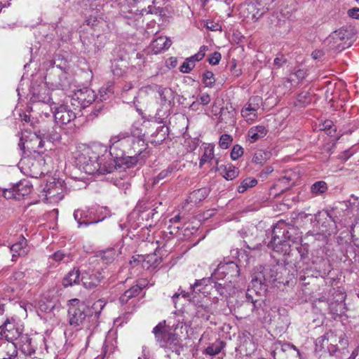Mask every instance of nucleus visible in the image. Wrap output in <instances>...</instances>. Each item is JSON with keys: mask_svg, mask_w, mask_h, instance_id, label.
<instances>
[{"mask_svg": "<svg viewBox=\"0 0 359 359\" xmlns=\"http://www.w3.org/2000/svg\"><path fill=\"white\" fill-rule=\"evenodd\" d=\"M353 155V152L351 151L350 149H347L344 151L339 155V158L346 161Z\"/></svg>", "mask_w": 359, "mask_h": 359, "instance_id": "nucleus-53", "label": "nucleus"}, {"mask_svg": "<svg viewBox=\"0 0 359 359\" xmlns=\"http://www.w3.org/2000/svg\"><path fill=\"white\" fill-rule=\"evenodd\" d=\"M51 257L56 262H63L65 263H67L72 260V257L69 253H65L62 250L55 252L52 255Z\"/></svg>", "mask_w": 359, "mask_h": 359, "instance_id": "nucleus-36", "label": "nucleus"}, {"mask_svg": "<svg viewBox=\"0 0 359 359\" xmlns=\"http://www.w3.org/2000/svg\"><path fill=\"white\" fill-rule=\"evenodd\" d=\"M107 149L101 144H93L91 147H83L76 151L75 160L79 168L87 174L99 173L104 175L111 173L115 170V160L110 159Z\"/></svg>", "mask_w": 359, "mask_h": 359, "instance_id": "nucleus-2", "label": "nucleus"}, {"mask_svg": "<svg viewBox=\"0 0 359 359\" xmlns=\"http://www.w3.org/2000/svg\"><path fill=\"white\" fill-rule=\"evenodd\" d=\"M15 352L14 344L4 341L0 344V359H12Z\"/></svg>", "mask_w": 359, "mask_h": 359, "instance_id": "nucleus-23", "label": "nucleus"}, {"mask_svg": "<svg viewBox=\"0 0 359 359\" xmlns=\"http://www.w3.org/2000/svg\"><path fill=\"white\" fill-rule=\"evenodd\" d=\"M225 343H224L222 341H217L215 343L212 344L211 345L208 346L205 352L206 354L209 355H215L218 353H219L224 348Z\"/></svg>", "mask_w": 359, "mask_h": 359, "instance_id": "nucleus-32", "label": "nucleus"}, {"mask_svg": "<svg viewBox=\"0 0 359 359\" xmlns=\"http://www.w3.org/2000/svg\"><path fill=\"white\" fill-rule=\"evenodd\" d=\"M285 60L281 57H276L273 61V64L277 66L278 67H280L283 65V63H285Z\"/></svg>", "mask_w": 359, "mask_h": 359, "instance_id": "nucleus-60", "label": "nucleus"}, {"mask_svg": "<svg viewBox=\"0 0 359 359\" xmlns=\"http://www.w3.org/2000/svg\"><path fill=\"white\" fill-rule=\"evenodd\" d=\"M161 131L163 133V134L161 135V137L159 140H157L158 143H161L165 139V134L168 132V128H165L164 126L161 127Z\"/></svg>", "mask_w": 359, "mask_h": 359, "instance_id": "nucleus-62", "label": "nucleus"}, {"mask_svg": "<svg viewBox=\"0 0 359 359\" xmlns=\"http://www.w3.org/2000/svg\"><path fill=\"white\" fill-rule=\"evenodd\" d=\"M316 346L320 350L327 348V333L316 340Z\"/></svg>", "mask_w": 359, "mask_h": 359, "instance_id": "nucleus-46", "label": "nucleus"}, {"mask_svg": "<svg viewBox=\"0 0 359 359\" xmlns=\"http://www.w3.org/2000/svg\"><path fill=\"white\" fill-rule=\"evenodd\" d=\"M81 272L79 269H73L63 278L62 285L65 287L72 286L79 282Z\"/></svg>", "mask_w": 359, "mask_h": 359, "instance_id": "nucleus-26", "label": "nucleus"}, {"mask_svg": "<svg viewBox=\"0 0 359 359\" xmlns=\"http://www.w3.org/2000/svg\"><path fill=\"white\" fill-rule=\"evenodd\" d=\"M295 248L299 251L301 256L303 257L305 254H307L308 249L307 247L302 248V245L301 247H295Z\"/></svg>", "mask_w": 359, "mask_h": 359, "instance_id": "nucleus-64", "label": "nucleus"}, {"mask_svg": "<svg viewBox=\"0 0 359 359\" xmlns=\"http://www.w3.org/2000/svg\"><path fill=\"white\" fill-rule=\"evenodd\" d=\"M3 196H4V198H6L7 199H11V198L15 199V196H17L15 191H14L13 187L9 189L4 190L3 191Z\"/></svg>", "mask_w": 359, "mask_h": 359, "instance_id": "nucleus-52", "label": "nucleus"}, {"mask_svg": "<svg viewBox=\"0 0 359 359\" xmlns=\"http://www.w3.org/2000/svg\"><path fill=\"white\" fill-rule=\"evenodd\" d=\"M142 289V286L136 285L131 287L129 290H126L123 294L120 297V302L122 304H126L129 299L137 296Z\"/></svg>", "mask_w": 359, "mask_h": 359, "instance_id": "nucleus-27", "label": "nucleus"}, {"mask_svg": "<svg viewBox=\"0 0 359 359\" xmlns=\"http://www.w3.org/2000/svg\"><path fill=\"white\" fill-rule=\"evenodd\" d=\"M214 156V148L211 145L205 147L203 154L201 158L199 165L201 167L207 162L211 161Z\"/></svg>", "mask_w": 359, "mask_h": 359, "instance_id": "nucleus-34", "label": "nucleus"}, {"mask_svg": "<svg viewBox=\"0 0 359 359\" xmlns=\"http://www.w3.org/2000/svg\"><path fill=\"white\" fill-rule=\"evenodd\" d=\"M267 134V129L265 126L259 125L250 128L248 132V136L251 143L264 137Z\"/></svg>", "mask_w": 359, "mask_h": 359, "instance_id": "nucleus-21", "label": "nucleus"}, {"mask_svg": "<svg viewBox=\"0 0 359 359\" xmlns=\"http://www.w3.org/2000/svg\"><path fill=\"white\" fill-rule=\"evenodd\" d=\"M100 266H89L82 270L81 281L83 286L90 289L97 286L104 276Z\"/></svg>", "mask_w": 359, "mask_h": 359, "instance_id": "nucleus-9", "label": "nucleus"}, {"mask_svg": "<svg viewBox=\"0 0 359 359\" xmlns=\"http://www.w3.org/2000/svg\"><path fill=\"white\" fill-rule=\"evenodd\" d=\"M10 251L12 253V261H15L18 257L27 255L29 248L27 245V240L21 236L17 243L11 245Z\"/></svg>", "mask_w": 359, "mask_h": 359, "instance_id": "nucleus-18", "label": "nucleus"}, {"mask_svg": "<svg viewBox=\"0 0 359 359\" xmlns=\"http://www.w3.org/2000/svg\"><path fill=\"white\" fill-rule=\"evenodd\" d=\"M224 170L226 172L223 176L227 180H232L238 175L237 170L230 165L229 167L225 166Z\"/></svg>", "mask_w": 359, "mask_h": 359, "instance_id": "nucleus-41", "label": "nucleus"}, {"mask_svg": "<svg viewBox=\"0 0 359 359\" xmlns=\"http://www.w3.org/2000/svg\"><path fill=\"white\" fill-rule=\"evenodd\" d=\"M107 90H108L109 93H111L110 89H105L104 88H100V100H105V95H107Z\"/></svg>", "mask_w": 359, "mask_h": 359, "instance_id": "nucleus-61", "label": "nucleus"}, {"mask_svg": "<svg viewBox=\"0 0 359 359\" xmlns=\"http://www.w3.org/2000/svg\"><path fill=\"white\" fill-rule=\"evenodd\" d=\"M14 187L16 196L15 200H20L24 196H27L32 191V187L27 181H21L16 184Z\"/></svg>", "mask_w": 359, "mask_h": 359, "instance_id": "nucleus-22", "label": "nucleus"}, {"mask_svg": "<svg viewBox=\"0 0 359 359\" xmlns=\"http://www.w3.org/2000/svg\"><path fill=\"white\" fill-rule=\"evenodd\" d=\"M31 141L37 144L36 149L42 148L43 147L44 142L36 134H34Z\"/></svg>", "mask_w": 359, "mask_h": 359, "instance_id": "nucleus-56", "label": "nucleus"}, {"mask_svg": "<svg viewBox=\"0 0 359 359\" xmlns=\"http://www.w3.org/2000/svg\"><path fill=\"white\" fill-rule=\"evenodd\" d=\"M208 282H210V280L205 278L197 280L193 285H191L193 292H205Z\"/></svg>", "mask_w": 359, "mask_h": 359, "instance_id": "nucleus-35", "label": "nucleus"}, {"mask_svg": "<svg viewBox=\"0 0 359 359\" xmlns=\"http://www.w3.org/2000/svg\"><path fill=\"white\" fill-rule=\"evenodd\" d=\"M180 295H182L184 298L188 297L189 296V293L186 292L185 291H182L180 294L176 292L172 297V298L173 299L174 304H175V298H177Z\"/></svg>", "mask_w": 359, "mask_h": 359, "instance_id": "nucleus-63", "label": "nucleus"}, {"mask_svg": "<svg viewBox=\"0 0 359 359\" xmlns=\"http://www.w3.org/2000/svg\"><path fill=\"white\" fill-rule=\"evenodd\" d=\"M208 50V47L205 46H203L200 48L198 52L192 56V58H194L195 60L200 61L201 60L205 55V52Z\"/></svg>", "mask_w": 359, "mask_h": 359, "instance_id": "nucleus-49", "label": "nucleus"}, {"mask_svg": "<svg viewBox=\"0 0 359 359\" xmlns=\"http://www.w3.org/2000/svg\"><path fill=\"white\" fill-rule=\"evenodd\" d=\"M64 181L53 177H49L43 188L44 200L48 203H57L64 197Z\"/></svg>", "mask_w": 359, "mask_h": 359, "instance_id": "nucleus-5", "label": "nucleus"}, {"mask_svg": "<svg viewBox=\"0 0 359 359\" xmlns=\"http://www.w3.org/2000/svg\"><path fill=\"white\" fill-rule=\"evenodd\" d=\"M172 168H170L168 167V168H166L165 170H162L158 175V176L156 177V180H155V182L157 180L158 182L161 180H163L164 178H165L166 177H168L170 174L172 173Z\"/></svg>", "mask_w": 359, "mask_h": 359, "instance_id": "nucleus-50", "label": "nucleus"}, {"mask_svg": "<svg viewBox=\"0 0 359 359\" xmlns=\"http://www.w3.org/2000/svg\"><path fill=\"white\" fill-rule=\"evenodd\" d=\"M200 103L206 105L210 102V96L208 93H203L199 95Z\"/></svg>", "mask_w": 359, "mask_h": 359, "instance_id": "nucleus-54", "label": "nucleus"}, {"mask_svg": "<svg viewBox=\"0 0 359 359\" xmlns=\"http://www.w3.org/2000/svg\"><path fill=\"white\" fill-rule=\"evenodd\" d=\"M262 99L259 96L251 97L241 110L242 116L247 121H253L257 118V112L259 109Z\"/></svg>", "mask_w": 359, "mask_h": 359, "instance_id": "nucleus-15", "label": "nucleus"}, {"mask_svg": "<svg viewBox=\"0 0 359 359\" xmlns=\"http://www.w3.org/2000/svg\"><path fill=\"white\" fill-rule=\"evenodd\" d=\"M194 196H203L205 198L208 194V191L205 188L200 189L194 192Z\"/></svg>", "mask_w": 359, "mask_h": 359, "instance_id": "nucleus-59", "label": "nucleus"}, {"mask_svg": "<svg viewBox=\"0 0 359 359\" xmlns=\"http://www.w3.org/2000/svg\"><path fill=\"white\" fill-rule=\"evenodd\" d=\"M157 84L149 85L142 87L137 96L135 97V102L138 104L147 106L156 100V92Z\"/></svg>", "mask_w": 359, "mask_h": 359, "instance_id": "nucleus-14", "label": "nucleus"}, {"mask_svg": "<svg viewBox=\"0 0 359 359\" xmlns=\"http://www.w3.org/2000/svg\"><path fill=\"white\" fill-rule=\"evenodd\" d=\"M243 154V149L239 145L233 146L231 152V157L233 160H237Z\"/></svg>", "mask_w": 359, "mask_h": 359, "instance_id": "nucleus-42", "label": "nucleus"}, {"mask_svg": "<svg viewBox=\"0 0 359 359\" xmlns=\"http://www.w3.org/2000/svg\"><path fill=\"white\" fill-rule=\"evenodd\" d=\"M196 61L192 56L187 58L180 66V71L183 73H189L194 68Z\"/></svg>", "mask_w": 359, "mask_h": 359, "instance_id": "nucleus-39", "label": "nucleus"}, {"mask_svg": "<svg viewBox=\"0 0 359 359\" xmlns=\"http://www.w3.org/2000/svg\"><path fill=\"white\" fill-rule=\"evenodd\" d=\"M172 42L170 39L166 36H159L151 43V48L154 53L157 54L163 50L168 49Z\"/></svg>", "mask_w": 359, "mask_h": 359, "instance_id": "nucleus-20", "label": "nucleus"}, {"mask_svg": "<svg viewBox=\"0 0 359 359\" xmlns=\"http://www.w3.org/2000/svg\"><path fill=\"white\" fill-rule=\"evenodd\" d=\"M22 168L27 170V174L32 177H39L43 172L40 169V163L32 157H25L21 159Z\"/></svg>", "mask_w": 359, "mask_h": 359, "instance_id": "nucleus-16", "label": "nucleus"}, {"mask_svg": "<svg viewBox=\"0 0 359 359\" xmlns=\"http://www.w3.org/2000/svg\"><path fill=\"white\" fill-rule=\"evenodd\" d=\"M74 217L77 222L79 227L81 226H86L90 224L97 222L89 219L88 211L83 209H78L75 210L74 212Z\"/></svg>", "mask_w": 359, "mask_h": 359, "instance_id": "nucleus-24", "label": "nucleus"}, {"mask_svg": "<svg viewBox=\"0 0 359 359\" xmlns=\"http://www.w3.org/2000/svg\"><path fill=\"white\" fill-rule=\"evenodd\" d=\"M301 242L302 236L297 229H290L285 231L275 226L268 247L274 252L287 255L290 253L293 245H298Z\"/></svg>", "mask_w": 359, "mask_h": 359, "instance_id": "nucleus-3", "label": "nucleus"}, {"mask_svg": "<svg viewBox=\"0 0 359 359\" xmlns=\"http://www.w3.org/2000/svg\"><path fill=\"white\" fill-rule=\"evenodd\" d=\"M26 340L29 343L27 345V344H24L22 346V351L27 355H31L32 353H34L35 352V350L29 346L30 344H31V339L28 337H26Z\"/></svg>", "mask_w": 359, "mask_h": 359, "instance_id": "nucleus-51", "label": "nucleus"}, {"mask_svg": "<svg viewBox=\"0 0 359 359\" xmlns=\"http://www.w3.org/2000/svg\"><path fill=\"white\" fill-rule=\"evenodd\" d=\"M96 97L97 96L92 89L83 88L74 93L72 97V104L76 107L80 106L85 108L95 101Z\"/></svg>", "mask_w": 359, "mask_h": 359, "instance_id": "nucleus-11", "label": "nucleus"}, {"mask_svg": "<svg viewBox=\"0 0 359 359\" xmlns=\"http://www.w3.org/2000/svg\"><path fill=\"white\" fill-rule=\"evenodd\" d=\"M115 185L117 186L119 189L127 190L130 187V184L128 179L125 180L121 178L120 180H116Z\"/></svg>", "mask_w": 359, "mask_h": 359, "instance_id": "nucleus-47", "label": "nucleus"}, {"mask_svg": "<svg viewBox=\"0 0 359 359\" xmlns=\"http://www.w3.org/2000/svg\"><path fill=\"white\" fill-rule=\"evenodd\" d=\"M54 117L57 124L63 126L74 121L76 114L68 106L62 104L55 109Z\"/></svg>", "mask_w": 359, "mask_h": 359, "instance_id": "nucleus-13", "label": "nucleus"}, {"mask_svg": "<svg viewBox=\"0 0 359 359\" xmlns=\"http://www.w3.org/2000/svg\"><path fill=\"white\" fill-rule=\"evenodd\" d=\"M70 306L68 311L69 323L73 327H78L83 323L90 313L89 308L77 299L69 301Z\"/></svg>", "mask_w": 359, "mask_h": 359, "instance_id": "nucleus-6", "label": "nucleus"}, {"mask_svg": "<svg viewBox=\"0 0 359 359\" xmlns=\"http://www.w3.org/2000/svg\"><path fill=\"white\" fill-rule=\"evenodd\" d=\"M222 58L221 54L219 52L213 53L208 58V62L210 65H217Z\"/></svg>", "mask_w": 359, "mask_h": 359, "instance_id": "nucleus-48", "label": "nucleus"}, {"mask_svg": "<svg viewBox=\"0 0 359 359\" xmlns=\"http://www.w3.org/2000/svg\"><path fill=\"white\" fill-rule=\"evenodd\" d=\"M202 80L205 86L209 88H212L215 83L214 74L210 71H206L203 74Z\"/></svg>", "mask_w": 359, "mask_h": 359, "instance_id": "nucleus-40", "label": "nucleus"}, {"mask_svg": "<svg viewBox=\"0 0 359 359\" xmlns=\"http://www.w3.org/2000/svg\"><path fill=\"white\" fill-rule=\"evenodd\" d=\"M267 271L268 269H265L262 266H259L255 269V271L252 276V280L250 284L251 288L248 289V292L246 293L247 301L248 302L250 303L252 311L255 312L258 316H261L262 315V302H259V301L257 299H254L250 292L252 290H254L257 294L261 293L262 291H265L266 290L265 285L266 282L276 280V277L272 274L269 275L267 273Z\"/></svg>", "mask_w": 359, "mask_h": 359, "instance_id": "nucleus-4", "label": "nucleus"}, {"mask_svg": "<svg viewBox=\"0 0 359 359\" xmlns=\"http://www.w3.org/2000/svg\"><path fill=\"white\" fill-rule=\"evenodd\" d=\"M142 130L133 128L130 134L121 133L110 139V155H113L117 149H121V154H116L114 157L115 165L118 158L126 159L128 167L135 165L138 161V156L146 149V144L143 139Z\"/></svg>", "mask_w": 359, "mask_h": 359, "instance_id": "nucleus-1", "label": "nucleus"}, {"mask_svg": "<svg viewBox=\"0 0 359 359\" xmlns=\"http://www.w3.org/2000/svg\"><path fill=\"white\" fill-rule=\"evenodd\" d=\"M265 13L264 7H261L259 4L250 3L242 6L240 10V15L247 22H256Z\"/></svg>", "mask_w": 359, "mask_h": 359, "instance_id": "nucleus-12", "label": "nucleus"}, {"mask_svg": "<svg viewBox=\"0 0 359 359\" xmlns=\"http://www.w3.org/2000/svg\"><path fill=\"white\" fill-rule=\"evenodd\" d=\"M328 187L325 182L318 181L311 187V193L313 196H321L327 191Z\"/></svg>", "mask_w": 359, "mask_h": 359, "instance_id": "nucleus-31", "label": "nucleus"}, {"mask_svg": "<svg viewBox=\"0 0 359 359\" xmlns=\"http://www.w3.org/2000/svg\"><path fill=\"white\" fill-rule=\"evenodd\" d=\"M1 333L8 340H14L20 336L22 330L20 327H15L14 322L7 320L1 327Z\"/></svg>", "mask_w": 359, "mask_h": 359, "instance_id": "nucleus-19", "label": "nucleus"}, {"mask_svg": "<svg viewBox=\"0 0 359 359\" xmlns=\"http://www.w3.org/2000/svg\"><path fill=\"white\" fill-rule=\"evenodd\" d=\"M212 283L216 291L222 296H226L233 292L234 287H232L226 280H224V283L214 281Z\"/></svg>", "mask_w": 359, "mask_h": 359, "instance_id": "nucleus-30", "label": "nucleus"}, {"mask_svg": "<svg viewBox=\"0 0 359 359\" xmlns=\"http://www.w3.org/2000/svg\"><path fill=\"white\" fill-rule=\"evenodd\" d=\"M240 344L236 350L241 353L246 355H251L256 349L255 344L253 342L250 334H243L239 337Z\"/></svg>", "mask_w": 359, "mask_h": 359, "instance_id": "nucleus-17", "label": "nucleus"}, {"mask_svg": "<svg viewBox=\"0 0 359 359\" xmlns=\"http://www.w3.org/2000/svg\"><path fill=\"white\" fill-rule=\"evenodd\" d=\"M232 138L229 135L224 134L219 139V146L222 149H226L229 147V144L231 142Z\"/></svg>", "mask_w": 359, "mask_h": 359, "instance_id": "nucleus-43", "label": "nucleus"}, {"mask_svg": "<svg viewBox=\"0 0 359 359\" xmlns=\"http://www.w3.org/2000/svg\"><path fill=\"white\" fill-rule=\"evenodd\" d=\"M257 184V181L255 178H246L238 187L239 193H244L248 189L255 187Z\"/></svg>", "mask_w": 359, "mask_h": 359, "instance_id": "nucleus-37", "label": "nucleus"}, {"mask_svg": "<svg viewBox=\"0 0 359 359\" xmlns=\"http://www.w3.org/2000/svg\"><path fill=\"white\" fill-rule=\"evenodd\" d=\"M333 123L331 121H325L323 124V128L321 129L324 130H327L330 133L332 130Z\"/></svg>", "mask_w": 359, "mask_h": 359, "instance_id": "nucleus-58", "label": "nucleus"}, {"mask_svg": "<svg viewBox=\"0 0 359 359\" xmlns=\"http://www.w3.org/2000/svg\"><path fill=\"white\" fill-rule=\"evenodd\" d=\"M332 38L337 43V48L339 50L350 47L356 39L353 29L347 28H341L334 32Z\"/></svg>", "mask_w": 359, "mask_h": 359, "instance_id": "nucleus-7", "label": "nucleus"}, {"mask_svg": "<svg viewBox=\"0 0 359 359\" xmlns=\"http://www.w3.org/2000/svg\"><path fill=\"white\" fill-rule=\"evenodd\" d=\"M273 171V168L272 166H267L259 173V177L262 179H265Z\"/></svg>", "mask_w": 359, "mask_h": 359, "instance_id": "nucleus-55", "label": "nucleus"}, {"mask_svg": "<svg viewBox=\"0 0 359 359\" xmlns=\"http://www.w3.org/2000/svg\"><path fill=\"white\" fill-rule=\"evenodd\" d=\"M162 339L165 341V344H161V346H167L168 344L170 345L172 344H176L177 341V335H175L174 334L168 332L167 337L165 338H161L160 341H161Z\"/></svg>", "mask_w": 359, "mask_h": 359, "instance_id": "nucleus-45", "label": "nucleus"}, {"mask_svg": "<svg viewBox=\"0 0 359 359\" xmlns=\"http://www.w3.org/2000/svg\"><path fill=\"white\" fill-rule=\"evenodd\" d=\"M117 256L118 252L115 248H108L100 253L101 259L107 264L113 262Z\"/></svg>", "mask_w": 359, "mask_h": 359, "instance_id": "nucleus-33", "label": "nucleus"}, {"mask_svg": "<svg viewBox=\"0 0 359 359\" xmlns=\"http://www.w3.org/2000/svg\"><path fill=\"white\" fill-rule=\"evenodd\" d=\"M156 92V101L158 102L160 100V104H164L167 101H170L172 98V90L168 88H163L161 86L157 85Z\"/></svg>", "mask_w": 359, "mask_h": 359, "instance_id": "nucleus-25", "label": "nucleus"}, {"mask_svg": "<svg viewBox=\"0 0 359 359\" xmlns=\"http://www.w3.org/2000/svg\"><path fill=\"white\" fill-rule=\"evenodd\" d=\"M153 332L158 341L161 338H165L168 335V332L165 330V322L159 323L153 330Z\"/></svg>", "mask_w": 359, "mask_h": 359, "instance_id": "nucleus-38", "label": "nucleus"}, {"mask_svg": "<svg viewBox=\"0 0 359 359\" xmlns=\"http://www.w3.org/2000/svg\"><path fill=\"white\" fill-rule=\"evenodd\" d=\"M348 346V339L342 330H331L327 332V349L330 353L344 349Z\"/></svg>", "mask_w": 359, "mask_h": 359, "instance_id": "nucleus-8", "label": "nucleus"}, {"mask_svg": "<svg viewBox=\"0 0 359 359\" xmlns=\"http://www.w3.org/2000/svg\"><path fill=\"white\" fill-rule=\"evenodd\" d=\"M32 100V102L49 104L51 101L49 90L46 88H41L37 95L34 94Z\"/></svg>", "mask_w": 359, "mask_h": 359, "instance_id": "nucleus-28", "label": "nucleus"}, {"mask_svg": "<svg viewBox=\"0 0 359 359\" xmlns=\"http://www.w3.org/2000/svg\"><path fill=\"white\" fill-rule=\"evenodd\" d=\"M240 273V269L238 266L234 262H229L223 264H219L218 268L214 273L212 277L215 279H224L231 283L234 282V278L238 277Z\"/></svg>", "mask_w": 359, "mask_h": 359, "instance_id": "nucleus-10", "label": "nucleus"}, {"mask_svg": "<svg viewBox=\"0 0 359 359\" xmlns=\"http://www.w3.org/2000/svg\"><path fill=\"white\" fill-rule=\"evenodd\" d=\"M306 76V71L304 69H298L290 75L289 80L290 81H295L294 77H296L298 81L302 80Z\"/></svg>", "mask_w": 359, "mask_h": 359, "instance_id": "nucleus-44", "label": "nucleus"}, {"mask_svg": "<svg viewBox=\"0 0 359 359\" xmlns=\"http://www.w3.org/2000/svg\"><path fill=\"white\" fill-rule=\"evenodd\" d=\"M349 17L355 19H359V8H353L348 11Z\"/></svg>", "mask_w": 359, "mask_h": 359, "instance_id": "nucleus-57", "label": "nucleus"}, {"mask_svg": "<svg viewBox=\"0 0 359 359\" xmlns=\"http://www.w3.org/2000/svg\"><path fill=\"white\" fill-rule=\"evenodd\" d=\"M271 153L264 150H257L252 158V162L258 165L264 164L268 160L270 159Z\"/></svg>", "mask_w": 359, "mask_h": 359, "instance_id": "nucleus-29", "label": "nucleus"}]
</instances>
